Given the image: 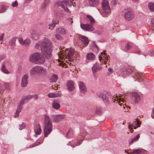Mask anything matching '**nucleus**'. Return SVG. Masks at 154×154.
<instances>
[{
  "mask_svg": "<svg viewBox=\"0 0 154 154\" xmlns=\"http://www.w3.org/2000/svg\"><path fill=\"white\" fill-rule=\"evenodd\" d=\"M115 100L116 101H114V102H116V103H119V104L121 106H122V103H121V102H123L124 103L125 101V100L123 99V97H122V96H121H121L119 97L118 96H116L115 97Z\"/></svg>",
  "mask_w": 154,
  "mask_h": 154,
  "instance_id": "412c9836",
  "label": "nucleus"
},
{
  "mask_svg": "<svg viewBox=\"0 0 154 154\" xmlns=\"http://www.w3.org/2000/svg\"><path fill=\"white\" fill-rule=\"evenodd\" d=\"M101 4L103 9L102 15L104 17H106L111 11L109 3L107 0H104L102 2Z\"/></svg>",
  "mask_w": 154,
  "mask_h": 154,
  "instance_id": "20e7f679",
  "label": "nucleus"
},
{
  "mask_svg": "<svg viewBox=\"0 0 154 154\" xmlns=\"http://www.w3.org/2000/svg\"><path fill=\"white\" fill-rule=\"evenodd\" d=\"M112 3L114 5L116 4V0H112Z\"/></svg>",
  "mask_w": 154,
  "mask_h": 154,
  "instance_id": "0e129e2a",
  "label": "nucleus"
},
{
  "mask_svg": "<svg viewBox=\"0 0 154 154\" xmlns=\"http://www.w3.org/2000/svg\"><path fill=\"white\" fill-rule=\"evenodd\" d=\"M63 11H56L55 13V15L56 17L57 18L59 19L63 17Z\"/></svg>",
  "mask_w": 154,
  "mask_h": 154,
  "instance_id": "c85d7f7f",
  "label": "nucleus"
},
{
  "mask_svg": "<svg viewBox=\"0 0 154 154\" xmlns=\"http://www.w3.org/2000/svg\"><path fill=\"white\" fill-rule=\"evenodd\" d=\"M18 40L20 42V43L21 45H23L24 42V41H23V38L21 37H20L18 39Z\"/></svg>",
  "mask_w": 154,
  "mask_h": 154,
  "instance_id": "603ef678",
  "label": "nucleus"
},
{
  "mask_svg": "<svg viewBox=\"0 0 154 154\" xmlns=\"http://www.w3.org/2000/svg\"><path fill=\"white\" fill-rule=\"evenodd\" d=\"M25 127V125L24 123H22L21 124L19 125V129L20 130H21Z\"/></svg>",
  "mask_w": 154,
  "mask_h": 154,
  "instance_id": "a18cd8bd",
  "label": "nucleus"
},
{
  "mask_svg": "<svg viewBox=\"0 0 154 154\" xmlns=\"http://www.w3.org/2000/svg\"><path fill=\"white\" fill-rule=\"evenodd\" d=\"M34 131L36 134L39 135L42 132V130L39 124H37L34 126Z\"/></svg>",
  "mask_w": 154,
  "mask_h": 154,
  "instance_id": "aec40b11",
  "label": "nucleus"
},
{
  "mask_svg": "<svg viewBox=\"0 0 154 154\" xmlns=\"http://www.w3.org/2000/svg\"><path fill=\"white\" fill-rule=\"evenodd\" d=\"M22 108L23 106L19 104V105L18 106L16 112L15 113V115H14V118H16L19 116V114L22 110Z\"/></svg>",
  "mask_w": 154,
  "mask_h": 154,
  "instance_id": "393cba45",
  "label": "nucleus"
},
{
  "mask_svg": "<svg viewBox=\"0 0 154 154\" xmlns=\"http://www.w3.org/2000/svg\"><path fill=\"white\" fill-rule=\"evenodd\" d=\"M144 149H134L132 151V154H140L142 152Z\"/></svg>",
  "mask_w": 154,
  "mask_h": 154,
  "instance_id": "72a5a7b5",
  "label": "nucleus"
},
{
  "mask_svg": "<svg viewBox=\"0 0 154 154\" xmlns=\"http://www.w3.org/2000/svg\"><path fill=\"white\" fill-rule=\"evenodd\" d=\"M52 107L56 110L59 109L60 107V106L57 101L54 100L52 104Z\"/></svg>",
  "mask_w": 154,
  "mask_h": 154,
  "instance_id": "4be33fe9",
  "label": "nucleus"
},
{
  "mask_svg": "<svg viewBox=\"0 0 154 154\" xmlns=\"http://www.w3.org/2000/svg\"><path fill=\"white\" fill-rule=\"evenodd\" d=\"M80 26L81 28L85 31H92L94 29V28L93 26L89 24H84L81 23Z\"/></svg>",
  "mask_w": 154,
  "mask_h": 154,
  "instance_id": "6e6552de",
  "label": "nucleus"
},
{
  "mask_svg": "<svg viewBox=\"0 0 154 154\" xmlns=\"http://www.w3.org/2000/svg\"><path fill=\"white\" fill-rule=\"evenodd\" d=\"M4 34H3L0 35V41L2 40L3 39Z\"/></svg>",
  "mask_w": 154,
  "mask_h": 154,
  "instance_id": "bf43d9fd",
  "label": "nucleus"
},
{
  "mask_svg": "<svg viewBox=\"0 0 154 154\" xmlns=\"http://www.w3.org/2000/svg\"><path fill=\"white\" fill-rule=\"evenodd\" d=\"M33 98L35 100H37L38 98V97L37 94H34L33 95H32Z\"/></svg>",
  "mask_w": 154,
  "mask_h": 154,
  "instance_id": "13d9d810",
  "label": "nucleus"
},
{
  "mask_svg": "<svg viewBox=\"0 0 154 154\" xmlns=\"http://www.w3.org/2000/svg\"><path fill=\"white\" fill-rule=\"evenodd\" d=\"M32 98V96L31 95H27L26 96H23L21 100L20 104L23 106L24 104V102L25 101H28Z\"/></svg>",
  "mask_w": 154,
  "mask_h": 154,
  "instance_id": "2eb2a0df",
  "label": "nucleus"
},
{
  "mask_svg": "<svg viewBox=\"0 0 154 154\" xmlns=\"http://www.w3.org/2000/svg\"><path fill=\"white\" fill-rule=\"evenodd\" d=\"M83 140V139L80 140H79V142H78L75 145L74 144V145H71V146L72 147H75V146H79V145H80V144L82 142Z\"/></svg>",
  "mask_w": 154,
  "mask_h": 154,
  "instance_id": "c03bdc74",
  "label": "nucleus"
},
{
  "mask_svg": "<svg viewBox=\"0 0 154 154\" xmlns=\"http://www.w3.org/2000/svg\"><path fill=\"white\" fill-rule=\"evenodd\" d=\"M108 70L109 72L110 73V74L112 73L113 72L112 69L111 68H108Z\"/></svg>",
  "mask_w": 154,
  "mask_h": 154,
  "instance_id": "052dcab7",
  "label": "nucleus"
},
{
  "mask_svg": "<svg viewBox=\"0 0 154 154\" xmlns=\"http://www.w3.org/2000/svg\"><path fill=\"white\" fill-rule=\"evenodd\" d=\"M58 79L57 76L55 75H53L50 79V81L51 82H55Z\"/></svg>",
  "mask_w": 154,
  "mask_h": 154,
  "instance_id": "473e14b6",
  "label": "nucleus"
},
{
  "mask_svg": "<svg viewBox=\"0 0 154 154\" xmlns=\"http://www.w3.org/2000/svg\"><path fill=\"white\" fill-rule=\"evenodd\" d=\"M56 31L57 33L62 34H65L66 33L65 29L64 28L62 27L57 28L56 30Z\"/></svg>",
  "mask_w": 154,
  "mask_h": 154,
  "instance_id": "cd10ccee",
  "label": "nucleus"
},
{
  "mask_svg": "<svg viewBox=\"0 0 154 154\" xmlns=\"http://www.w3.org/2000/svg\"><path fill=\"white\" fill-rule=\"evenodd\" d=\"M154 3H149L148 6L149 9L152 11H154Z\"/></svg>",
  "mask_w": 154,
  "mask_h": 154,
  "instance_id": "ea45409f",
  "label": "nucleus"
},
{
  "mask_svg": "<svg viewBox=\"0 0 154 154\" xmlns=\"http://www.w3.org/2000/svg\"><path fill=\"white\" fill-rule=\"evenodd\" d=\"M38 66L33 67L30 70V74L31 75H35L38 74Z\"/></svg>",
  "mask_w": 154,
  "mask_h": 154,
  "instance_id": "a878e982",
  "label": "nucleus"
},
{
  "mask_svg": "<svg viewBox=\"0 0 154 154\" xmlns=\"http://www.w3.org/2000/svg\"><path fill=\"white\" fill-rule=\"evenodd\" d=\"M140 135L139 134H137L136 136L134 138L132 139L131 141L129 142L130 144H131L134 142L137 141L139 138H140Z\"/></svg>",
  "mask_w": 154,
  "mask_h": 154,
  "instance_id": "58836bf2",
  "label": "nucleus"
},
{
  "mask_svg": "<svg viewBox=\"0 0 154 154\" xmlns=\"http://www.w3.org/2000/svg\"><path fill=\"white\" fill-rule=\"evenodd\" d=\"M39 34L35 31L32 30L31 31V38L34 40H37L39 37Z\"/></svg>",
  "mask_w": 154,
  "mask_h": 154,
  "instance_id": "6ab92c4d",
  "label": "nucleus"
},
{
  "mask_svg": "<svg viewBox=\"0 0 154 154\" xmlns=\"http://www.w3.org/2000/svg\"><path fill=\"white\" fill-rule=\"evenodd\" d=\"M38 144L36 143H34L32 144V145H30L29 147V148H32V147H34L35 146H38Z\"/></svg>",
  "mask_w": 154,
  "mask_h": 154,
  "instance_id": "09e8293b",
  "label": "nucleus"
},
{
  "mask_svg": "<svg viewBox=\"0 0 154 154\" xmlns=\"http://www.w3.org/2000/svg\"><path fill=\"white\" fill-rule=\"evenodd\" d=\"M3 90L2 87H1L0 86V93Z\"/></svg>",
  "mask_w": 154,
  "mask_h": 154,
  "instance_id": "774afa93",
  "label": "nucleus"
},
{
  "mask_svg": "<svg viewBox=\"0 0 154 154\" xmlns=\"http://www.w3.org/2000/svg\"><path fill=\"white\" fill-rule=\"evenodd\" d=\"M65 2L61 1H58L55 3V6L57 7L58 9L60 11H64L69 14L70 13V11L69 9L64 5Z\"/></svg>",
  "mask_w": 154,
  "mask_h": 154,
  "instance_id": "39448f33",
  "label": "nucleus"
},
{
  "mask_svg": "<svg viewBox=\"0 0 154 154\" xmlns=\"http://www.w3.org/2000/svg\"><path fill=\"white\" fill-rule=\"evenodd\" d=\"M79 86L80 91L82 93L85 94L86 92L87 89L84 84L82 82H79Z\"/></svg>",
  "mask_w": 154,
  "mask_h": 154,
  "instance_id": "a211bd4d",
  "label": "nucleus"
},
{
  "mask_svg": "<svg viewBox=\"0 0 154 154\" xmlns=\"http://www.w3.org/2000/svg\"><path fill=\"white\" fill-rule=\"evenodd\" d=\"M137 125V123L136 124H133L131 125H129L128 126L129 129L130 130V132L131 133H133V129H136V127L135 126L136 125Z\"/></svg>",
  "mask_w": 154,
  "mask_h": 154,
  "instance_id": "f704fd0d",
  "label": "nucleus"
},
{
  "mask_svg": "<svg viewBox=\"0 0 154 154\" xmlns=\"http://www.w3.org/2000/svg\"><path fill=\"white\" fill-rule=\"evenodd\" d=\"M29 76L28 74H26L23 75L21 80V85L22 87H25L28 84Z\"/></svg>",
  "mask_w": 154,
  "mask_h": 154,
  "instance_id": "f8f14e48",
  "label": "nucleus"
},
{
  "mask_svg": "<svg viewBox=\"0 0 154 154\" xmlns=\"http://www.w3.org/2000/svg\"><path fill=\"white\" fill-rule=\"evenodd\" d=\"M124 17L127 20H130L134 17V15L132 11L130 9H125L123 11Z\"/></svg>",
  "mask_w": 154,
  "mask_h": 154,
  "instance_id": "423d86ee",
  "label": "nucleus"
},
{
  "mask_svg": "<svg viewBox=\"0 0 154 154\" xmlns=\"http://www.w3.org/2000/svg\"><path fill=\"white\" fill-rule=\"evenodd\" d=\"M51 118L54 122H59L64 119V116L61 115H54L51 116Z\"/></svg>",
  "mask_w": 154,
  "mask_h": 154,
  "instance_id": "9d476101",
  "label": "nucleus"
},
{
  "mask_svg": "<svg viewBox=\"0 0 154 154\" xmlns=\"http://www.w3.org/2000/svg\"><path fill=\"white\" fill-rule=\"evenodd\" d=\"M54 97H58L61 96L62 94L60 92H57L54 93Z\"/></svg>",
  "mask_w": 154,
  "mask_h": 154,
  "instance_id": "79ce46f5",
  "label": "nucleus"
},
{
  "mask_svg": "<svg viewBox=\"0 0 154 154\" xmlns=\"http://www.w3.org/2000/svg\"><path fill=\"white\" fill-rule=\"evenodd\" d=\"M30 40L29 39H26L24 41L23 45H28L30 44Z\"/></svg>",
  "mask_w": 154,
  "mask_h": 154,
  "instance_id": "37998d69",
  "label": "nucleus"
},
{
  "mask_svg": "<svg viewBox=\"0 0 154 154\" xmlns=\"http://www.w3.org/2000/svg\"><path fill=\"white\" fill-rule=\"evenodd\" d=\"M58 23V20H53L52 23L49 25V29L51 30L53 29L55 26V24H57Z\"/></svg>",
  "mask_w": 154,
  "mask_h": 154,
  "instance_id": "bb28decb",
  "label": "nucleus"
},
{
  "mask_svg": "<svg viewBox=\"0 0 154 154\" xmlns=\"http://www.w3.org/2000/svg\"><path fill=\"white\" fill-rule=\"evenodd\" d=\"M48 96L50 98H54V94L53 93H49L48 94Z\"/></svg>",
  "mask_w": 154,
  "mask_h": 154,
  "instance_id": "6e6d98bb",
  "label": "nucleus"
},
{
  "mask_svg": "<svg viewBox=\"0 0 154 154\" xmlns=\"http://www.w3.org/2000/svg\"><path fill=\"white\" fill-rule=\"evenodd\" d=\"M45 120L44 122V133L45 137H48L52 130V124L50 118L45 115Z\"/></svg>",
  "mask_w": 154,
  "mask_h": 154,
  "instance_id": "f03ea898",
  "label": "nucleus"
},
{
  "mask_svg": "<svg viewBox=\"0 0 154 154\" xmlns=\"http://www.w3.org/2000/svg\"><path fill=\"white\" fill-rule=\"evenodd\" d=\"M97 96L100 98H102L105 103H108L109 102L108 97L105 94L103 93H98L97 94Z\"/></svg>",
  "mask_w": 154,
  "mask_h": 154,
  "instance_id": "f3484780",
  "label": "nucleus"
},
{
  "mask_svg": "<svg viewBox=\"0 0 154 154\" xmlns=\"http://www.w3.org/2000/svg\"><path fill=\"white\" fill-rule=\"evenodd\" d=\"M70 130H69L67 132V133H66V134L65 135V137H68V134H69V132H70Z\"/></svg>",
  "mask_w": 154,
  "mask_h": 154,
  "instance_id": "69168bd1",
  "label": "nucleus"
},
{
  "mask_svg": "<svg viewBox=\"0 0 154 154\" xmlns=\"http://www.w3.org/2000/svg\"><path fill=\"white\" fill-rule=\"evenodd\" d=\"M18 6V3L17 1H15L12 3V6L13 7H15Z\"/></svg>",
  "mask_w": 154,
  "mask_h": 154,
  "instance_id": "de8ad7c7",
  "label": "nucleus"
},
{
  "mask_svg": "<svg viewBox=\"0 0 154 154\" xmlns=\"http://www.w3.org/2000/svg\"><path fill=\"white\" fill-rule=\"evenodd\" d=\"M99 57L100 62H101L100 65L103 62L104 64H105L108 60V57L105 54L103 53V52L101 53L100 56H99Z\"/></svg>",
  "mask_w": 154,
  "mask_h": 154,
  "instance_id": "1a4fd4ad",
  "label": "nucleus"
},
{
  "mask_svg": "<svg viewBox=\"0 0 154 154\" xmlns=\"http://www.w3.org/2000/svg\"><path fill=\"white\" fill-rule=\"evenodd\" d=\"M151 26L152 28H154V17L151 20Z\"/></svg>",
  "mask_w": 154,
  "mask_h": 154,
  "instance_id": "864d4df0",
  "label": "nucleus"
},
{
  "mask_svg": "<svg viewBox=\"0 0 154 154\" xmlns=\"http://www.w3.org/2000/svg\"><path fill=\"white\" fill-rule=\"evenodd\" d=\"M102 66L97 63H95L92 67V69L94 74L96 73L98 71H100L102 69Z\"/></svg>",
  "mask_w": 154,
  "mask_h": 154,
  "instance_id": "ddd939ff",
  "label": "nucleus"
},
{
  "mask_svg": "<svg viewBox=\"0 0 154 154\" xmlns=\"http://www.w3.org/2000/svg\"><path fill=\"white\" fill-rule=\"evenodd\" d=\"M5 56L4 55L0 56V60L1 61L2 59L4 58Z\"/></svg>",
  "mask_w": 154,
  "mask_h": 154,
  "instance_id": "e2e57ef3",
  "label": "nucleus"
},
{
  "mask_svg": "<svg viewBox=\"0 0 154 154\" xmlns=\"http://www.w3.org/2000/svg\"><path fill=\"white\" fill-rule=\"evenodd\" d=\"M132 99L135 103H138L140 100V97L137 93L134 92L131 94Z\"/></svg>",
  "mask_w": 154,
  "mask_h": 154,
  "instance_id": "9b49d317",
  "label": "nucleus"
},
{
  "mask_svg": "<svg viewBox=\"0 0 154 154\" xmlns=\"http://www.w3.org/2000/svg\"><path fill=\"white\" fill-rule=\"evenodd\" d=\"M79 40H80L84 45H87L89 43V40L88 38L83 35H79Z\"/></svg>",
  "mask_w": 154,
  "mask_h": 154,
  "instance_id": "4468645a",
  "label": "nucleus"
},
{
  "mask_svg": "<svg viewBox=\"0 0 154 154\" xmlns=\"http://www.w3.org/2000/svg\"><path fill=\"white\" fill-rule=\"evenodd\" d=\"M86 16L88 19L90 21L91 25H92L95 23V20L91 16L89 15H87Z\"/></svg>",
  "mask_w": 154,
  "mask_h": 154,
  "instance_id": "7c9ffc66",
  "label": "nucleus"
},
{
  "mask_svg": "<svg viewBox=\"0 0 154 154\" xmlns=\"http://www.w3.org/2000/svg\"><path fill=\"white\" fill-rule=\"evenodd\" d=\"M56 38L58 40H61L62 38V37L58 34H56L55 35Z\"/></svg>",
  "mask_w": 154,
  "mask_h": 154,
  "instance_id": "3c124183",
  "label": "nucleus"
},
{
  "mask_svg": "<svg viewBox=\"0 0 154 154\" xmlns=\"http://www.w3.org/2000/svg\"><path fill=\"white\" fill-rule=\"evenodd\" d=\"M3 85H4L5 87L7 89H9L10 88V85L9 84L7 83H4L2 82H1L0 83V86L1 87H2L3 90Z\"/></svg>",
  "mask_w": 154,
  "mask_h": 154,
  "instance_id": "2f4dec72",
  "label": "nucleus"
},
{
  "mask_svg": "<svg viewBox=\"0 0 154 154\" xmlns=\"http://www.w3.org/2000/svg\"><path fill=\"white\" fill-rule=\"evenodd\" d=\"M99 3V0H89V3L91 6H96Z\"/></svg>",
  "mask_w": 154,
  "mask_h": 154,
  "instance_id": "5701e85b",
  "label": "nucleus"
},
{
  "mask_svg": "<svg viewBox=\"0 0 154 154\" xmlns=\"http://www.w3.org/2000/svg\"><path fill=\"white\" fill-rule=\"evenodd\" d=\"M16 41V39L15 38H13L10 41L9 43L11 46H13L15 45Z\"/></svg>",
  "mask_w": 154,
  "mask_h": 154,
  "instance_id": "a19ab883",
  "label": "nucleus"
},
{
  "mask_svg": "<svg viewBox=\"0 0 154 154\" xmlns=\"http://www.w3.org/2000/svg\"><path fill=\"white\" fill-rule=\"evenodd\" d=\"M38 74H46V70L44 67L40 66H38Z\"/></svg>",
  "mask_w": 154,
  "mask_h": 154,
  "instance_id": "b1692460",
  "label": "nucleus"
},
{
  "mask_svg": "<svg viewBox=\"0 0 154 154\" xmlns=\"http://www.w3.org/2000/svg\"><path fill=\"white\" fill-rule=\"evenodd\" d=\"M83 134V136L86 137V140H89L97 138L94 135V132L92 131L90 129H88L84 131Z\"/></svg>",
  "mask_w": 154,
  "mask_h": 154,
  "instance_id": "0eeeda50",
  "label": "nucleus"
},
{
  "mask_svg": "<svg viewBox=\"0 0 154 154\" xmlns=\"http://www.w3.org/2000/svg\"><path fill=\"white\" fill-rule=\"evenodd\" d=\"M94 46L98 50L99 49V48L98 46L96 44L94 45Z\"/></svg>",
  "mask_w": 154,
  "mask_h": 154,
  "instance_id": "338daca9",
  "label": "nucleus"
},
{
  "mask_svg": "<svg viewBox=\"0 0 154 154\" xmlns=\"http://www.w3.org/2000/svg\"><path fill=\"white\" fill-rule=\"evenodd\" d=\"M50 3V1L49 0H45L43 2L44 8H45Z\"/></svg>",
  "mask_w": 154,
  "mask_h": 154,
  "instance_id": "49530a36",
  "label": "nucleus"
},
{
  "mask_svg": "<svg viewBox=\"0 0 154 154\" xmlns=\"http://www.w3.org/2000/svg\"><path fill=\"white\" fill-rule=\"evenodd\" d=\"M95 58V56L92 53L88 54L86 56V59L87 60H93Z\"/></svg>",
  "mask_w": 154,
  "mask_h": 154,
  "instance_id": "c756f323",
  "label": "nucleus"
},
{
  "mask_svg": "<svg viewBox=\"0 0 154 154\" xmlns=\"http://www.w3.org/2000/svg\"><path fill=\"white\" fill-rule=\"evenodd\" d=\"M74 84L72 81H67L66 85L67 89L69 91H72L75 89Z\"/></svg>",
  "mask_w": 154,
  "mask_h": 154,
  "instance_id": "dca6fc26",
  "label": "nucleus"
},
{
  "mask_svg": "<svg viewBox=\"0 0 154 154\" xmlns=\"http://www.w3.org/2000/svg\"><path fill=\"white\" fill-rule=\"evenodd\" d=\"M1 70L2 72L5 74H8L9 73V72L6 69L4 64L2 65V66Z\"/></svg>",
  "mask_w": 154,
  "mask_h": 154,
  "instance_id": "e433bc0d",
  "label": "nucleus"
},
{
  "mask_svg": "<svg viewBox=\"0 0 154 154\" xmlns=\"http://www.w3.org/2000/svg\"><path fill=\"white\" fill-rule=\"evenodd\" d=\"M69 58H71L74 54V51L72 50H70L69 51L66 52V54Z\"/></svg>",
  "mask_w": 154,
  "mask_h": 154,
  "instance_id": "4c0bfd02",
  "label": "nucleus"
},
{
  "mask_svg": "<svg viewBox=\"0 0 154 154\" xmlns=\"http://www.w3.org/2000/svg\"><path fill=\"white\" fill-rule=\"evenodd\" d=\"M6 9V6L5 5H2V7H1V11H2L1 12H2L5 11Z\"/></svg>",
  "mask_w": 154,
  "mask_h": 154,
  "instance_id": "8fccbe9b",
  "label": "nucleus"
},
{
  "mask_svg": "<svg viewBox=\"0 0 154 154\" xmlns=\"http://www.w3.org/2000/svg\"><path fill=\"white\" fill-rule=\"evenodd\" d=\"M131 45H130L129 44H128L126 46L125 48L128 50H129L131 48Z\"/></svg>",
  "mask_w": 154,
  "mask_h": 154,
  "instance_id": "4d7b16f0",
  "label": "nucleus"
},
{
  "mask_svg": "<svg viewBox=\"0 0 154 154\" xmlns=\"http://www.w3.org/2000/svg\"><path fill=\"white\" fill-rule=\"evenodd\" d=\"M72 20V18H69L68 19V20L69 21V22L70 23V24H72V23H73V21Z\"/></svg>",
  "mask_w": 154,
  "mask_h": 154,
  "instance_id": "680f3d73",
  "label": "nucleus"
},
{
  "mask_svg": "<svg viewBox=\"0 0 154 154\" xmlns=\"http://www.w3.org/2000/svg\"><path fill=\"white\" fill-rule=\"evenodd\" d=\"M103 112L102 109L100 107H97L95 110L96 113L99 115H100Z\"/></svg>",
  "mask_w": 154,
  "mask_h": 154,
  "instance_id": "c9c22d12",
  "label": "nucleus"
},
{
  "mask_svg": "<svg viewBox=\"0 0 154 154\" xmlns=\"http://www.w3.org/2000/svg\"><path fill=\"white\" fill-rule=\"evenodd\" d=\"M41 45V51L43 55L38 52H35L31 54L29 57V61L33 63L37 64H41L45 61V57L48 59L52 56L51 43L50 40L45 38L41 42L36 43L35 48H38Z\"/></svg>",
  "mask_w": 154,
  "mask_h": 154,
  "instance_id": "f257e3e1",
  "label": "nucleus"
},
{
  "mask_svg": "<svg viewBox=\"0 0 154 154\" xmlns=\"http://www.w3.org/2000/svg\"><path fill=\"white\" fill-rule=\"evenodd\" d=\"M149 52L150 53V55L151 57L154 56V51L152 49H150L149 50Z\"/></svg>",
  "mask_w": 154,
  "mask_h": 154,
  "instance_id": "5fc2aeb1",
  "label": "nucleus"
},
{
  "mask_svg": "<svg viewBox=\"0 0 154 154\" xmlns=\"http://www.w3.org/2000/svg\"><path fill=\"white\" fill-rule=\"evenodd\" d=\"M120 72L121 73L122 75H128L131 73L132 72L133 73H134L136 76L138 78V79L140 78V77L141 76V74H140L135 69L133 68L132 69L131 68H130L127 67H124V68L122 69Z\"/></svg>",
  "mask_w": 154,
  "mask_h": 154,
  "instance_id": "7ed1b4c3",
  "label": "nucleus"
}]
</instances>
